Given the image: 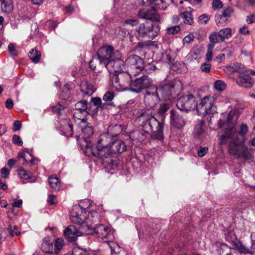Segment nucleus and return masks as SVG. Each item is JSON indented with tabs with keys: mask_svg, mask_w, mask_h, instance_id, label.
<instances>
[{
	"mask_svg": "<svg viewBox=\"0 0 255 255\" xmlns=\"http://www.w3.org/2000/svg\"><path fill=\"white\" fill-rule=\"evenodd\" d=\"M137 121L141 126L144 132H152V138L158 140L163 139V129L164 125L163 119L161 122H159L149 110H141L137 118Z\"/></svg>",
	"mask_w": 255,
	"mask_h": 255,
	"instance_id": "f03ea898",
	"label": "nucleus"
},
{
	"mask_svg": "<svg viewBox=\"0 0 255 255\" xmlns=\"http://www.w3.org/2000/svg\"><path fill=\"white\" fill-rule=\"evenodd\" d=\"M167 32L169 34H174L180 30V27L178 25L172 26L167 29Z\"/></svg>",
	"mask_w": 255,
	"mask_h": 255,
	"instance_id": "603ef678",
	"label": "nucleus"
},
{
	"mask_svg": "<svg viewBox=\"0 0 255 255\" xmlns=\"http://www.w3.org/2000/svg\"><path fill=\"white\" fill-rule=\"evenodd\" d=\"M1 10L6 13H10L13 10L12 0H0Z\"/></svg>",
	"mask_w": 255,
	"mask_h": 255,
	"instance_id": "c756f323",
	"label": "nucleus"
},
{
	"mask_svg": "<svg viewBox=\"0 0 255 255\" xmlns=\"http://www.w3.org/2000/svg\"><path fill=\"white\" fill-rule=\"evenodd\" d=\"M181 15L185 23L188 24H192L193 23V19L191 12L185 11Z\"/></svg>",
	"mask_w": 255,
	"mask_h": 255,
	"instance_id": "c9c22d12",
	"label": "nucleus"
},
{
	"mask_svg": "<svg viewBox=\"0 0 255 255\" xmlns=\"http://www.w3.org/2000/svg\"><path fill=\"white\" fill-rule=\"evenodd\" d=\"M18 159H23L24 162L22 164L29 167L37 164L39 159L34 157L30 152L27 150H22L19 152Z\"/></svg>",
	"mask_w": 255,
	"mask_h": 255,
	"instance_id": "6ab92c4d",
	"label": "nucleus"
},
{
	"mask_svg": "<svg viewBox=\"0 0 255 255\" xmlns=\"http://www.w3.org/2000/svg\"><path fill=\"white\" fill-rule=\"evenodd\" d=\"M215 89L218 91H223L226 88V83L222 80H217L214 83Z\"/></svg>",
	"mask_w": 255,
	"mask_h": 255,
	"instance_id": "4c0bfd02",
	"label": "nucleus"
},
{
	"mask_svg": "<svg viewBox=\"0 0 255 255\" xmlns=\"http://www.w3.org/2000/svg\"><path fill=\"white\" fill-rule=\"evenodd\" d=\"M8 50L10 55L15 56L17 55V52L15 49V46L12 43H9L8 45Z\"/></svg>",
	"mask_w": 255,
	"mask_h": 255,
	"instance_id": "4d7b16f0",
	"label": "nucleus"
},
{
	"mask_svg": "<svg viewBox=\"0 0 255 255\" xmlns=\"http://www.w3.org/2000/svg\"><path fill=\"white\" fill-rule=\"evenodd\" d=\"M158 92L155 89L154 92L147 91L144 96V103L147 108H153L159 101Z\"/></svg>",
	"mask_w": 255,
	"mask_h": 255,
	"instance_id": "aec40b11",
	"label": "nucleus"
},
{
	"mask_svg": "<svg viewBox=\"0 0 255 255\" xmlns=\"http://www.w3.org/2000/svg\"><path fill=\"white\" fill-rule=\"evenodd\" d=\"M87 150L91 152L95 156L101 159L103 164L107 168L114 169L118 164L117 158L114 157L110 146L94 148L91 146Z\"/></svg>",
	"mask_w": 255,
	"mask_h": 255,
	"instance_id": "39448f33",
	"label": "nucleus"
},
{
	"mask_svg": "<svg viewBox=\"0 0 255 255\" xmlns=\"http://www.w3.org/2000/svg\"><path fill=\"white\" fill-rule=\"evenodd\" d=\"M1 176L4 178H7L9 175V171L5 167H3L1 170Z\"/></svg>",
	"mask_w": 255,
	"mask_h": 255,
	"instance_id": "052dcab7",
	"label": "nucleus"
},
{
	"mask_svg": "<svg viewBox=\"0 0 255 255\" xmlns=\"http://www.w3.org/2000/svg\"><path fill=\"white\" fill-rule=\"evenodd\" d=\"M214 48H211L210 45H208V50L206 54V59L209 62L212 59L213 50Z\"/></svg>",
	"mask_w": 255,
	"mask_h": 255,
	"instance_id": "6e6d98bb",
	"label": "nucleus"
},
{
	"mask_svg": "<svg viewBox=\"0 0 255 255\" xmlns=\"http://www.w3.org/2000/svg\"><path fill=\"white\" fill-rule=\"evenodd\" d=\"M173 0H158L157 3L156 4L157 5L161 4V6H159L162 9H165L167 5H169L171 3L173 2Z\"/></svg>",
	"mask_w": 255,
	"mask_h": 255,
	"instance_id": "37998d69",
	"label": "nucleus"
},
{
	"mask_svg": "<svg viewBox=\"0 0 255 255\" xmlns=\"http://www.w3.org/2000/svg\"><path fill=\"white\" fill-rule=\"evenodd\" d=\"M111 249L112 254L118 253L120 252V247L119 245L112 241H109V242H107Z\"/></svg>",
	"mask_w": 255,
	"mask_h": 255,
	"instance_id": "e433bc0d",
	"label": "nucleus"
},
{
	"mask_svg": "<svg viewBox=\"0 0 255 255\" xmlns=\"http://www.w3.org/2000/svg\"><path fill=\"white\" fill-rule=\"evenodd\" d=\"M170 119L171 125L175 128H181L185 125V121L182 116L177 111H171Z\"/></svg>",
	"mask_w": 255,
	"mask_h": 255,
	"instance_id": "412c9836",
	"label": "nucleus"
},
{
	"mask_svg": "<svg viewBox=\"0 0 255 255\" xmlns=\"http://www.w3.org/2000/svg\"><path fill=\"white\" fill-rule=\"evenodd\" d=\"M152 84L151 79L146 75H143L134 80H131L128 89L132 92L140 93L142 90L148 88Z\"/></svg>",
	"mask_w": 255,
	"mask_h": 255,
	"instance_id": "4468645a",
	"label": "nucleus"
},
{
	"mask_svg": "<svg viewBox=\"0 0 255 255\" xmlns=\"http://www.w3.org/2000/svg\"><path fill=\"white\" fill-rule=\"evenodd\" d=\"M176 106L181 111H187L196 109L197 102L196 98L191 94L183 96L179 98Z\"/></svg>",
	"mask_w": 255,
	"mask_h": 255,
	"instance_id": "ddd939ff",
	"label": "nucleus"
},
{
	"mask_svg": "<svg viewBox=\"0 0 255 255\" xmlns=\"http://www.w3.org/2000/svg\"><path fill=\"white\" fill-rule=\"evenodd\" d=\"M48 183L51 188L55 191H59L61 188V183L56 177H49Z\"/></svg>",
	"mask_w": 255,
	"mask_h": 255,
	"instance_id": "473e14b6",
	"label": "nucleus"
},
{
	"mask_svg": "<svg viewBox=\"0 0 255 255\" xmlns=\"http://www.w3.org/2000/svg\"><path fill=\"white\" fill-rule=\"evenodd\" d=\"M204 124L205 122L201 120L199 124L195 126L194 135L196 138L202 139L206 136V133L204 128Z\"/></svg>",
	"mask_w": 255,
	"mask_h": 255,
	"instance_id": "bb28decb",
	"label": "nucleus"
},
{
	"mask_svg": "<svg viewBox=\"0 0 255 255\" xmlns=\"http://www.w3.org/2000/svg\"><path fill=\"white\" fill-rule=\"evenodd\" d=\"M211 64L208 61L205 62L200 66V69L203 72L208 73L210 72Z\"/></svg>",
	"mask_w": 255,
	"mask_h": 255,
	"instance_id": "a18cd8bd",
	"label": "nucleus"
},
{
	"mask_svg": "<svg viewBox=\"0 0 255 255\" xmlns=\"http://www.w3.org/2000/svg\"><path fill=\"white\" fill-rule=\"evenodd\" d=\"M195 38V36L193 33H190L187 36H186L184 39H183V43L184 45L185 44H189L193 41L194 39Z\"/></svg>",
	"mask_w": 255,
	"mask_h": 255,
	"instance_id": "8fccbe9b",
	"label": "nucleus"
},
{
	"mask_svg": "<svg viewBox=\"0 0 255 255\" xmlns=\"http://www.w3.org/2000/svg\"><path fill=\"white\" fill-rule=\"evenodd\" d=\"M88 103L86 101H82L75 104V112L73 115L75 122L80 120H85L89 114L87 110Z\"/></svg>",
	"mask_w": 255,
	"mask_h": 255,
	"instance_id": "dca6fc26",
	"label": "nucleus"
},
{
	"mask_svg": "<svg viewBox=\"0 0 255 255\" xmlns=\"http://www.w3.org/2000/svg\"><path fill=\"white\" fill-rule=\"evenodd\" d=\"M113 140V136L109 133H103L98 138L96 147L101 148L110 146Z\"/></svg>",
	"mask_w": 255,
	"mask_h": 255,
	"instance_id": "4be33fe9",
	"label": "nucleus"
},
{
	"mask_svg": "<svg viewBox=\"0 0 255 255\" xmlns=\"http://www.w3.org/2000/svg\"><path fill=\"white\" fill-rule=\"evenodd\" d=\"M99 64V59L97 56H94L92 57V59L90 62V67L92 70H94L96 68L97 64Z\"/></svg>",
	"mask_w": 255,
	"mask_h": 255,
	"instance_id": "49530a36",
	"label": "nucleus"
},
{
	"mask_svg": "<svg viewBox=\"0 0 255 255\" xmlns=\"http://www.w3.org/2000/svg\"><path fill=\"white\" fill-rule=\"evenodd\" d=\"M29 57L33 63H37L40 60L41 53L37 50L33 49L29 52Z\"/></svg>",
	"mask_w": 255,
	"mask_h": 255,
	"instance_id": "f704fd0d",
	"label": "nucleus"
},
{
	"mask_svg": "<svg viewBox=\"0 0 255 255\" xmlns=\"http://www.w3.org/2000/svg\"><path fill=\"white\" fill-rule=\"evenodd\" d=\"M96 222L94 220L90 225H86L85 227L83 226V231L87 235L96 234L98 237L104 242H109L114 239L113 232L110 228L105 225L100 224L97 225Z\"/></svg>",
	"mask_w": 255,
	"mask_h": 255,
	"instance_id": "423d86ee",
	"label": "nucleus"
},
{
	"mask_svg": "<svg viewBox=\"0 0 255 255\" xmlns=\"http://www.w3.org/2000/svg\"><path fill=\"white\" fill-rule=\"evenodd\" d=\"M246 21L248 24H251L255 22V13H253L248 16Z\"/></svg>",
	"mask_w": 255,
	"mask_h": 255,
	"instance_id": "0e129e2a",
	"label": "nucleus"
},
{
	"mask_svg": "<svg viewBox=\"0 0 255 255\" xmlns=\"http://www.w3.org/2000/svg\"><path fill=\"white\" fill-rule=\"evenodd\" d=\"M87 120L86 119L85 120L75 122L81 129V139L80 140L79 137L78 136L77 140L79 141L81 148L83 149H85L86 150L92 146L89 139L94 134L93 128L90 124L87 123Z\"/></svg>",
	"mask_w": 255,
	"mask_h": 255,
	"instance_id": "6e6552de",
	"label": "nucleus"
},
{
	"mask_svg": "<svg viewBox=\"0 0 255 255\" xmlns=\"http://www.w3.org/2000/svg\"><path fill=\"white\" fill-rule=\"evenodd\" d=\"M238 251L244 254H253L254 252H252L251 248L250 249L247 248L243 244H240L237 246Z\"/></svg>",
	"mask_w": 255,
	"mask_h": 255,
	"instance_id": "79ce46f5",
	"label": "nucleus"
},
{
	"mask_svg": "<svg viewBox=\"0 0 255 255\" xmlns=\"http://www.w3.org/2000/svg\"><path fill=\"white\" fill-rule=\"evenodd\" d=\"M208 150V148L207 147H203L201 148L200 149H199L198 151V154L199 156L202 157L204 156L206 153L207 152Z\"/></svg>",
	"mask_w": 255,
	"mask_h": 255,
	"instance_id": "69168bd1",
	"label": "nucleus"
},
{
	"mask_svg": "<svg viewBox=\"0 0 255 255\" xmlns=\"http://www.w3.org/2000/svg\"><path fill=\"white\" fill-rule=\"evenodd\" d=\"M157 31L153 30L152 25L144 23L140 24L137 27L134 32V36L137 39L141 41L154 39L157 35Z\"/></svg>",
	"mask_w": 255,
	"mask_h": 255,
	"instance_id": "9b49d317",
	"label": "nucleus"
},
{
	"mask_svg": "<svg viewBox=\"0 0 255 255\" xmlns=\"http://www.w3.org/2000/svg\"><path fill=\"white\" fill-rule=\"evenodd\" d=\"M91 101L94 105L99 107L100 104H101L102 100L99 97H95L91 99Z\"/></svg>",
	"mask_w": 255,
	"mask_h": 255,
	"instance_id": "774afa93",
	"label": "nucleus"
},
{
	"mask_svg": "<svg viewBox=\"0 0 255 255\" xmlns=\"http://www.w3.org/2000/svg\"><path fill=\"white\" fill-rule=\"evenodd\" d=\"M233 12V8L232 7H229L224 10L223 13V16L224 17H230L231 16V14Z\"/></svg>",
	"mask_w": 255,
	"mask_h": 255,
	"instance_id": "680f3d73",
	"label": "nucleus"
},
{
	"mask_svg": "<svg viewBox=\"0 0 255 255\" xmlns=\"http://www.w3.org/2000/svg\"><path fill=\"white\" fill-rule=\"evenodd\" d=\"M125 23L128 24L132 26L136 25L138 23V21L136 19H128L125 22Z\"/></svg>",
	"mask_w": 255,
	"mask_h": 255,
	"instance_id": "338daca9",
	"label": "nucleus"
},
{
	"mask_svg": "<svg viewBox=\"0 0 255 255\" xmlns=\"http://www.w3.org/2000/svg\"><path fill=\"white\" fill-rule=\"evenodd\" d=\"M21 127V124L19 121H15L13 123V130L14 131L19 130Z\"/></svg>",
	"mask_w": 255,
	"mask_h": 255,
	"instance_id": "e2e57ef3",
	"label": "nucleus"
},
{
	"mask_svg": "<svg viewBox=\"0 0 255 255\" xmlns=\"http://www.w3.org/2000/svg\"><path fill=\"white\" fill-rule=\"evenodd\" d=\"M90 201L85 200L80 203L79 205H75L70 213V220L73 223L81 225H90L89 223L95 220L98 221V214L97 212H90L86 210L89 208Z\"/></svg>",
	"mask_w": 255,
	"mask_h": 255,
	"instance_id": "7ed1b4c3",
	"label": "nucleus"
},
{
	"mask_svg": "<svg viewBox=\"0 0 255 255\" xmlns=\"http://www.w3.org/2000/svg\"><path fill=\"white\" fill-rule=\"evenodd\" d=\"M144 68H145V71H147L148 73H151L152 71H154L156 69L155 66L151 63H149L147 64L146 66H144Z\"/></svg>",
	"mask_w": 255,
	"mask_h": 255,
	"instance_id": "13d9d810",
	"label": "nucleus"
},
{
	"mask_svg": "<svg viewBox=\"0 0 255 255\" xmlns=\"http://www.w3.org/2000/svg\"><path fill=\"white\" fill-rule=\"evenodd\" d=\"M107 68L109 72L111 74H114L112 79V84L118 91H124L128 90L126 83L120 81L117 74L122 73L124 72V62L119 58H113L111 61L106 62L104 65Z\"/></svg>",
	"mask_w": 255,
	"mask_h": 255,
	"instance_id": "20e7f679",
	"label": "nucleus"
},
{
	"mask_svg": "<svg viewBox=\"0 0 255 255\" xmlns=\"http://www.w3.org/2000/svg\"><path fill=\"white\" fill-rule=\"evenodd\" d=\"M218 32L219 36L223 41L232 36V29L230 28H223L220 30Z\"/></svg>",
	"mask_w": 255,
	"mask_h": 255,
	"instance_id": "72a5a7b5",
	"label": "nucleus"
},
{
	"mask_svg": "<svg viewBox=\"0 0 255 255\" xmlns=\"http://www.w3.org/2000/svg\"><path fill=\"white\" fill-rule=\"evenodd\" d=\"M250 73L255 74V72L249 71L246 69V72L244 74L239 73L240 75L236 79L237 84L239 86L245 88H252L255 84V80L249 75Z\"/></svg>",
	"mask_w": 255,
	"mask_h": 255,
	"instance_id": "f3484780",
	"label": "nucleus"
},
{
	"mask_svg": "<svg viewBox=\"0 0 255 255\" xmlns=\"http://www.w3.org/2000/svg\"><path fill=\"white\" fill-rule=\"evenodd\" d=\"M210 18L208 15L203 14L199 16V21L202 24H206L209 21Z\"/></svg>",
	"mask_w": 255,
	"mask_h": 255,
	"instance_id": "5fc2aeb1",
	"label": "nucleus"
},
{
	"mask_svg": "<svg viewBox=\"0 0 255 255\" xmlns=\"http://www.w3.org/2000/svg\"><path fill=\"white\" fill-rule=\"evenodd\" d=\"M64 110V107L59 104H57L52 107V111L60 115L62 114Z\"/></svg>",
	"mask_w": 255,
	"mask_h": 255,
	"instance_id": "de8ad7c7",
	"label": "nucleus"
},
{
	"mask_svg": "<svg viewBox=\"0 0 255 255\" xmlns=\"http://www.w3.org/2000/svg\"><path fill=\"white\" fill-rule=\"evenodd\" d=\"M17 173L23 182L27 181L28 182H34L36 180V177L33 174L27 171L23 168H20L17 170Z\"/></svg>",
	"mask_w": 255,
	"mask_h": 255,
	"instance_id": "a878e982",
	"label": "nucleus"
},
{
	"mask_svg": "<svg viewBox=\"0 0 255 255\" xmlns=\"http://www.w3.org/2000/svg\"><path fill=\"white\" fill-rule=\"evenodd\" d=\"M224 71L227 74H230L234 72L244 74L246 72V68L243 64L237 63L233 66H227L224 68Z\"/></svg>",
	"mask_w": 255,
	"mask_h": 255,
	"instance_id": "393cba45",
	"label": "nucleus"
},
{
	"mask_svg": "<svg viewBox=\"0 0 255 255\" xmlns=\"http://www.w3.org/2000/svg\"><path fill=\"white\" fill-rule=\"evenodd\" d=\"M115 96L114 93L112 92H107L103 96V99L106 102H111Z\"/></svg>",
	"mask_w": 255,
	"mask_h": 255,
	"instance_id": "09e8293b",
	"label": "nucleus"
},
{
	"mask_svg": "<svg viewBox=\"0 0 255 255\" xmlns=\"http://www.w3.org/2000/svg\"><path fill=\"white\" fill-rule=\"evenodd\" d=\"M8 230L11 237H13L15 235L18 236L20 234V232L17 226H14L12 228L11 225H9Z\"/></svg>",
	"mask_w": 255,
	"mask_h": 255,
	"instance_id": "a19ab883",
	"label": "nucleus"
},
{
	"mask_svg": "<svg viewBox=\"0 0 255 255\" xmlns=\"http://www.w3.org/2000/svg\"><path fill=\"white\" fill-rule=\"evenodd\" d=\"M126 65L128 74L133 76L139 73L144 67L143 60L136 55L129 56L126 60Z\"/></svg>",
	"mask_w": 255,
	"mask_h": 255,
	"instance_id": "9d476101",
	"label": "nucleus"
},
{
	"mask_svg": "<svg viewBox=\"0 0 255 255\" xmlns=\"http://www.w3.org/2000/svg\"><path fill=\"white\" fill-rule=\"evenodd\" d=\"M73 254L74 255H95L94 254H90L86 251L79 248H76L73 249Z\"/></svg>",
	"mask_w": 255,
	"mask_h": 255,
	"instance_id": "c03bdc74",
	"label": "nucleus"
},
{
	"mask_svg": "<svg viewBox=\"0 0 255 255\" xmlns=\"http://www.w3.org/2000/svg\"><path fill=\"white\" fill-rule=\"evenodd\" d=\"M223 3L220 0H213L212 7L214 9H220L223 7Z\"/></svg>",
	"mask_w": 255,
	"mask_h": 255,
	"instance_id": "864d4df0",
	"label": "nucleus"
},
{
	"mask_svg": "<svg viewBox=\"0 0 255 255\" xmlns=\"http://www.w3.org/2000/svg\"><path fill=\"white\" fill-rule=\"evenodd\" d=\"M215 99L213 96H207L201 99L199 104H197L196 110L199 115L205 116L208 114H213Z\"/></svg>",
	"mask_w": 255,
	"mask_h": 255,
	"instance_id": "f8f14e48",
	"label": "nucleus"
},
{
	"mask_svg": "<svg viewBox=\"0 0 255 255\" xmlns=\"http://www.w3.org/2000/svg\"><path fill=\"white\" fill-rule=\"evenodd\" d=\"M110 147L113 154L116 153H122L126 150L125 143L121 139L112 141Z\"/></svg>",
	"mask_w": 255,
	"mask_h": 255,
	"instance_id": "5701e85b",
	"label": "nucleus"
},
{
	"mask_svg": "<svg viewBox=\"0 0 255 255\" xmlns=\"http://www.w3.org/2000/svg\"><path fill=\"white\" fill-rule=\"evenodd\" d=\"M81 90L85 95L90 96L94 93L96 89L92 84L85 82L81 84Z\"/></svg>",
	"mask_w": 255,
	"mask_h": 255,
	"instance_id": "cd10ccee",
	"label": "nucleus"
},
{
	"mask_svg": "<svg viewBox=\"0 0 255 255\" xmlns=\"http://www.w3.org/2000/svg\"><path fill=\"white\" fill-rule=\"evenodd\" d=\"M156 91L165 100H171L177 97L183 89V84L179 79H175L171 82L158 87Z\"/></svg>",
	"mask_w": 255,
	"mask_h": 255,
	"instance_id": "0eeeda50",
	"label": "nucleus"
},
{
	"mask_svg": "<svg viewBox=\"0 0 255 255\" xmlns=\"http://www.w3.org/2000/svg\"><path fill=\"white\" fill-rule=\"evenodd\" d=\"M64 134L67 136H71L73 134V126L68 122L64 127Z\"/></svg>",
	"mask_w": 255,
	"mask_h": 255,
	"instance_id": "ea45409f",
	"label": "nucleus"
},
{
	"mask_svg": "<svg viewBox=\"0 0 255 255\" xmlns=\"http://www.w3.org/2000/svg\"><path fill=\"white\" fill-rule=\"evenodd\" d=\"M146 133L140 130H135L130 133V137L133 140L142 142L144 140Z\"/></svg>",
	"mask_w": 255,
	"mask_h": 255,
	"instance_id": "c85d7f7f",
	"label": "nucleus"
},
{
	"mask_svg": "<svg viewBox=\"0 0 255 255\" xmlns=\"http://www.w3.org/2000/svg\"><path fill=\"white\" fill-rule=\"evenodd\" d=\"M63 240L59 238L54 241L49 237H45L42 241L41 250L47 254H57L63 248Z\"/></svg>",
	"mask_w": 255,
	"mask_h": 255,
	"instance_id": "1a4fd4ad",
	"label": "nucleus"
},
{
	"mask_svg": "<svg viewBox=\"0 0 255 255\" xmlns=\"http://www.w3.org/2000/svg\"><path fill=\"white\" fill-rule=\"evenodd\" d=\"M210 43L211 48H214L215 44L222 42L223 41L221 40V38L219 36V32H214L211 33L209 36Z\"/></svg>",
	"mask_w": 255,
	"mask_h": 255,
	"instance_id": "2f4dec72",
	"label": "nucleus"
},
{
	"mask_svg": "<svg viewBox=\"0 0 255 255\" xmlns=\"http://www.w3.org/2000/svg\"><path fill=\"white\" fill-rule=\"evenodd\" d=\"M239 115V111L235 107L229 113L225 112L222 114L219 121V126L220 128H222L227 125L228 128L221 136L220 144L223 145L228 143V151L230 154L238 158L250 160L252 157L251 152L244 144L243 142H240L237 139L238 134L243 136L247 133L248 127L245 124L241 125L238 132L234 127Z\"/></svg>",
	"mask_w": 255,
	"mask_h": 255,
	"instance_id": "f257e3e1",
	"label": "nucleus"
},
{
	"mask_svg": "<svg viewBox=\"0 0 255 255\" xmlns=\"http://www.w3.org/2000/svg\"><path fill=\"white\" fill-rule=\"evenodd\" d=\"M251 250L252 252L255 253V232H253L251 235Z\"/></svg>",
	"mask_w": 255,
	"mask_h": 255,
	"instance_id": "bf43d9fd",
	"label": "nucleus"
},
{
	"mask_svg": "<svg viewBox=\"0 0 255 255\" xmlns=\"http://www.w3.org/2000/svg\"><path fill=\"white\" fill-rule=\"evenodd\" d=\"M187 58L188 61L199 62L201 58L200 51L197 49H192L187 55Z\"/></svg>",
	"mask_w": 255,
	"mask_h": 255,
	"instance_id": "7c9ffc66",
	"label": "nucleus"
},
{
	"mask_svg": "<svg viewBox=\"0 0 255 255\" xmlns=\"http://www.w3.org/2000/svg\"><path fill=\"white\" fill-rule=\"evenodd\" d=\"M170 106L168 104H161L160 105L159 108L158 110V113L161 116L164 115L165 113L170 109Z\"/></svg>",
	"mask_w": 255,
	"mask_h": 255,
	"instance_id": "58836bf2",
	"label": "nucleus"
},
{
	"mask_svg": "<svg viewBox=\"0 0 255 255\" xmlns=\"http://www.w3.org/2000/svg\"><path fill=\"white\" fill-rule=\"evenodd\" d=\"M12 140L13 143L19 146H21L22 145L23 142L21 137L16 134L13 135Z\"/></svg>",
	"mask_w": 255,
	"mask_h": 255,
	"instance_id": "3c124183",
	"label": "nucleus"
},
{
	"mask_svg": "<svg viewBox=\"0 0 255 255\" xmlns=\"http://www.w3.org/2000/svg\"><path fill=\"white\" fill-rule=\"evenodd\" d=\"M86 225H81L79 229H77L73 225H70L64 230V233L67 240L69 242H73L75 241L78 237L82 236L83 234L86 233L83 231V226L85 227Z\"/></svg>",
	"mask_w": 255,
	"mask_h": 255,
	"instance_id": "a211bd4d",
	"label": "nucleus"
},
{
	"mask_svg": "<svg viewBox=\"0 0 255 255\" xmlns=\"http://www.w3.org/2000/svg\"><path fill=\"white\" fill-rule=\"evenodd\" d=\"M138 16L142 19H146L153 21H158L159 17L157 15L153 10L141 9L138 11Z\"/></svg>",
	"mask_w": 255,
	"mask_h": 255,
	"instance_id": "b1692460",
	"label": "nucleus"
},
{
	"mask_svg": "<svg viewBox=\"0 0 255 255\" xmlns=\"http://www.w3.org/2000/svg\"><path fill=\"white\" fill-rule=\"evenodd\" d=\"M97 55L99 59V64L104 65L106 62L111 61L115 57V53L112 46L105 45L98 50Z\"/></svg>",
	"mask_w": 255,
	"mask_h": 255,
	"instance_id": "2eb2a0df",
	"label": "nucleus"
}]
</instances>
